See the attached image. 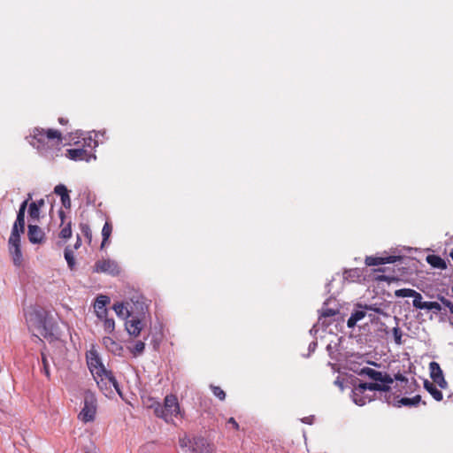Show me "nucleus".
Masks as SVG:
<instances>
[{
    "mask_svg": "<svg viewBox=\"0 0 453 453\" xmlns=\"http://www.w3.org/2000/svg\"><path fill=\"white\" fill-rule=\"evenodd\" d=\"M28 215L31 220L37 221L40 219V209H38L35 203H30L28 206Z\"/></svg>",
    "mask_w": 453,
    "mask_h": 453,
    "instance_id": "c85d7f7f",
    "label": "nucleus"
},
{
    "mask_svg": "<svg viewBox=\"0 0 453 453\" xmlns=\"http://www.w3.org/2000/svg\"><path fill=\"white\" fill-rule=\"evenodd\" d=\"M326 349H327V351H328L329 356L331 357V358H335V357L333 356V353H332V351H333V347H332V345H331V344H328V345H327Z\"/></svg>",
    "mask_w": 453,
    "mask_h": 453,
    "instance_id": "864d4df0",
    "label": "nucleus"
},
{
    "mask_svg": "<svg viewBox=\"0 0 453 453\" xmlns=\"http://www.w3.org/2000/svg\"><path fill=\"white\" fill-rule=\"evenodd\" d=\"M31 203H35L36 207L41 210V208L44 206L45 202L43 199H40L35 202H32Z\"/></svg>",
    "mask_w": 453,
    "mask_h": 453,
    "instance_id": "de8ad7c7",
    "label": "nucleus"
},
{
    "mask_svg": "<svg viewBox=\"0 0 453 453\" xmlns=\"http://www.w3.org/2000/svg\"><path fill=\"white\" fill-rule=\"evenodd\" d=\"M29 143L42 154L59 147L62 142L61 133L58 130L35 127L27 137Z\"/></svg>",
    "mask_w": 453,
    "mask_h": 453,
    "instance_id": "7ed1b4c3",
    "label": "nucleus"
},
{
    "mask_svg": "<svg viewBox=\"0 0 453 453\" xmlns=\"http://www.w3.org/2000/svg\"><path fill=\"white\" fill-rule=\"evenodd\" d=\"M156 416L166 423H173V418L180 413V404L174 395H168L164 399V404L156 405Z\"/></svg>",
    "mask_w": 453,
    "mask_h": 453,
    "instance_id": "20e7f679",
    "label": "nucleus"
},
{
    "mask_svg": "<svg viewBox=\"0 0 453 453\" xmlns=\"http://www.w3.org/2000/svg\"><path fill=\"white\" fill-rule=\"evenodd\" d=\"M360 374L366 375L374 381L385 384H392L394 381V379L389 374L381 372L370 367L363 368L360 372Z\"/></svg>",
    "mask_w": 453,
    "mask_h": 453,
    "instance_id": "9d476101",
    "label": "nucleus"
},
{
    "mask_svg": "<svg viewBox=\"0 0 453 453\" xmlns=\"http://www.w3.org/2000/svg\"><path fill=\"white\" fill-rule=\"evenodd\" d=\"M113 310L115 311L116 314L119 316V317H121V318H124V317H127L129 318V316H132L129 311L127 310V308L124 306L123 303H115L113 305Z\"/></svg>",
    "mask_w": 453,
    "mask_h": 453,
    "instance_id": "393cba45",
    "label": "nucleus"
},
{
    "mask_svg": "<svg viewBox=\"0 0 453 453\" xmlns=\"http://www.w3.org/2000/svg\"><path fill=\"white\" fill-rule=\"evenodd\" d=\"M17 219H25V212L22 211H18Z\"/></svg>",
    "mask_w": 453,
    "mask_h": 453,
    "instance_id": "3c124183",
    "label": "nucleus"
},
{
    "mask_svg": "<svg viewBox=\"0 0 453 453\" xmlns=\"http://www.w3.org/2000/svg\"><path fill=\"white\" fill-rule=\"evenodd\" d=\"M424 310L439 312L441 311V306L437 302H426V304L424 305Z\"/></svg>",
    "mask_w": 453,
    "mask_h": 453,
    "instance_id": "f704fd0d",
    "label": "nucleus"
},
{
    "mask_svg": "<svg viewBox=\"0 0 453 453\" xmlns=\"http://www.w3.org/2000/svg\"><path fill=\"white\" fill-rule=\"evenodd\" d=\"M422 299L423 297L421 294L417 292V294L413 296V306L417 309L424 310V305L426 304V302H423Z\"/></svg>",
    "mask_w": 453,
    "mask_h": 453,
    "instance_id": "2f4dec72",
    "label": "nucleus"
},
{
    "mask_svg": "<svg viewBox=\"0 0 453 453\" xmlns=\"http://www.w3.org/2000/svg\"><path fill=\"white\" fill-rule=\"evenodd\" d=\"M144 349L145 343L142 341H137L134 345L133 349H131V351L134 356H138L144 351Z\"/></svg>",
    "mask_w": 453,
    "mask_h": 453,
    "instance_id": "473e14b6",
    "label": "nucleus"
},
{
    "mask_svg": "<svg viewBox=\"0 0 453 453\" xmlns=\"http://www.w3.org/2000/svg\"><path fill=\"white\" fill-rule=\"evenodd\" d=\"M441 303L449 310L450 313L453 314V303L446 298H441Z\"/></svg>",
    "mask_w": 453,
    "mask_h": 453,
    "instance_id": "37998d69",
    "label": "nucleus"
},
{
    "mask_svg": "<svg viewBox=\"0 0 453 453\" xmlns=\"http://www.w3.org/2000/svg\"><path fill=\"white\" fill-rule=\"evenodd\" d=\"M392 332H393L395 342L397 345H401L403 343V341H402L403 332H402V330L398 327V326H395L393 328Z\"/></svg>",
    "mask_w": 453,
    "mask_h": 453,
    "instance_id": "c9c22d12",
    "label": "nucleus"
},
{
    "mask_svg": "<svg viewBox=\"0 0 453 453\" xmlns=\"http://www.w3.org/2000/svg\"><path fill=\"white\" fill-rule=\"evenodd\" d=\"M365 310L373 311L374 312H376V313H380V314H382V313H383V311H382V310H381L380 308H378V307H376V306H374V305H369V306H368V305H365Z\"/></svg>",
    "mask_w": 453,
    "mask_h": 453,
    "instance_id": "c03bdc74",
    "label": "nucleus"
},
{
    "mask_svg": "<svg viewBox=\"0 0 453 453\" xmlns=\"http://www.w3.org/2000/svg\"><path fill=\"white\" fill-rule=\"evenodd\" d=\"M54 193L62 197V196H66L69 194L66 187L64 184H58L54 188Z\"/></svg>",
    "mask_w": 453,
    "mask_h": 453,
    "instance_id": "e433bc0d",
    "label": "nucleus"
},
{
    "mask_svg": "<svg viewBox=\"0 0 453 453\" xmlns=\"http://www.w3.org/2000/svg\"><path fill=\"white\" fill-rule=\"evenodd\" d=\"M65 122H66V121H65L63 118H60V119H59V123H60V124H64V123H65Z\"/></svg>",
    "mask_w": 453,
    "mask_h": 453,
    "instance_id": "4d7b16f0",
    "label": "nucleus"
},
{
    "mask_svg": "<svg viewBox=\"0 0 453 453\" xmlns=\"http://www.w3.org/2000/svg\"><path fill=\"white\" fill-rule=\"evenodd\" d=\"M310 419H311V418H305L303 421L304 423L311 424V420H310Z\"/></svg>",
    "mask_w": 453,
    "mask_h": 453,
    "instance_id": "6e6d98bb",
    "label": "nucleus"
},
{
    "mask_svg": "<svg viewBox=\"0 0 453 453\" xmlns=\"http://www.w3.org/2000/svg\"><path fill=\"white\" fill-rule=\"evenodd\" d=\"M59 217H60V219H61V220H62V222H63V221H64V219H65V213H64V211H59Z\"/></svg>",
    "mask_w": 453,
    "mask_h": 453,
    "instance_id": "5fc2aeb1",
    "label": "nucleus"
},
{
    "mask_svg": "<svg viewBox=\"0 0 453 453\" xmlns=\"http://www.w3.org/2000/svg\"><path fill=\"white\" fill-rule=\"evenodd\" d=\"M64 255H65V259L66 260L69 268L73 269V267L75 265V258H74L73 251L67 247L65 249Z\"/></svg>",
    "mask_w": 453,
    "mask_h": 453,
    "instance_id": "a878e982",
    "label": "nucleus"
},
{
    "mask_svg": "<svg viewBox=\"0 0 453 453\" xmlns=\"http://www.w3.org/2000/svg\"><path fill=\"white\" fill-rule=\"evenodd\" d=\"M102 342H103L104 346L105 347V349L108 351L111 352L112 354H114L116 356L121 355V353L123 351L122 346L120 345V343L117 342L111 337L104 336L103 338Z\"/></svg>",
    "mask_w": 453,
    "mask_h": 453,
    "instance_id": "f3484780",
    "label": "nucleus"
},
{
    "mask_svg": "<svg viewBox=\"0 0 453 453\" xmlns=\"http://www.w3.org/2000/svg\"><path fill=\"white\" fill-rule=\"evenodd\" d=\"M59 236L63 239H69L72 236L71 222H68L67 225L61 229Z\"/></svg>",
    "mask_w": 453,
    "mask_h": 453,
    "instance_id": "72a5a7b5",
    "label": "nucleus"
},
{
    "mask_svg": "<svg viewBox=\"0 0 453 453\" xmlns=\"http://www.w3.org/2000/svg\"><path fill=\"white\" fill-rule=\"evenodd\" d=\"M314 328H315V326H313V328H311V331H310V332H311V333H312V332H313V330H314Z\"/></svg>",
    "mask_w": 453,
    "mask_h": 453,
    "instance_id": "13d9d810",
    "label": "nucleus"
},
{
    "mask_svg": "<svg viewBox=\"0 0 453 453\" xmlns=\"http://www.w3.org/2000/svg\"><path fill=\"white\" fill-rule=\"evenodd\" d=\"M452 292H453V287H452Z\"/></svg>",
    "mask_w": 453,
    "mask_h": 453,
    "instance_id": "052dcab7",
    "label": "nucleus"
},
{
    "mask_svg": "<svg viewBox=\"0 0 453 453\" xmlns=\"http://www.w3.org/2000/svg\"><path fill=\"white\" fill-rule=\"evenodd\" d=\"M213 395L220 400H224L226 398V393L219 387L212 386L211 387Z\"/></svg>",
    "mask_w": 453,
    "mask_h": 453,
    "instance_id": "58836bf2",
    "label": "nucleus"
},
{
    "mask_svg": "<svg viewBox=\"0 0 453 453\" xmlns=\"http://www.w3.org/2000/svg\"><path fill=\"white\" fill-rule=\"evenodd\" d=\"M334 384L340 388V389L343 390V381L340 379V377H337V379L334 380Z\"/></svg>",
    "mask_w": 453,
    "mask_h": 453,
    "instance_id": "09e8293b",
    "label": "nucleus"
},
{
    "mask_svg": "<svg viewBox=\"0 0 453 453\" xmlns=\"http://www.w3.org/2000/svg\"><path fill=\"white\" fill-rule=\"evenodd\" d=\"M430 377L434 383H436L441 388L445 389L448 387V383L444 378L442 370L437 362H431L429 364Z\"/></svg>",
    "mask_w": 453,
    "mask_h": 453,
    "instance_id": "9b49d317",
    "label": "nucleus"
},
{
    "mask_svg": "<svg viewBox=\"0 0 453 453\" xmlns=\"http://www.w3.org/2000/svg\"><path fill=\"white\" fill-rule=\"evenodd\" d=\"M96 412V398L95 395L88 391L84 396V406L79 413V418L84 422H91L95 419Z\"/></svg>",
    "mask_w": 453,
    "mask_h": 453,
    "instance_id": "0eeeda50",
    "label": "nucleus"
},
{
    "mask_svg": "<svg viewBox=\"0 0 453 453\" xmlns=\"http://www.w3.org/2000/svg\"><path fill=\"white\" fill-rule=\"evenodd\" d=\"M111 229L112 228H111V224H109L108 222H105V224L104 225L103 229H102V236H103V242L101 243L102 249L104 248L105 242L109 239V237L111 234Z\"/></svg>",
    "mask_w": 453,
    "mask_h": 453,
    "instance_id": "c756f323",
    "label": "nucleus"
},
{
    "mask_svg": "<svg viewBox=\"0 0 453 453\" xmlns=\"http://www.w3.org/2000/svg\"><path fill=\"white\" fill-rule=\"evenodd\" d=\"M395 380L399 381L401 383V386L402 387H405L407 385H409V388H411L412 387L416 388L417 387V383L415 380L411 381V382H409V380L403 376V374L401 373H397L395 375Z\"/></svg>",
    "mask_w": 453,
    "mask_h": 453,
    "instance_id": "7c9ffc66",
    "label": "nucleus"
},
{
    "mask_svg": "<svg viewBox=\"0 0 453 453\" xmlns=\"http://www.w3.org/2000/svg\"><path fill=\"white\" fill-rule=\"evenodd\" d=\"M101 320H103L104 323V329L106 333L111 334L114 332L115 329V321L113 319H108L106 316L103 318Z\"/></svg>",
    "mask_w": 453,
    "mask_h": 453,
    "instance_id": "bb28decb",
    "label": "nucleus"
},
{
    "mask_svg": "<svg viewBox=\"0 0 453 453\" xmlns=\"http://www.w3.org/2000/svg\"><path fill=\"white\" fill-rule=\"evenodd\" d=\"M110 303V298L106 296L101 295L96 297L94 308L98 319H102L107 315L106 304Z\"/></svg>",
    "mask_w": 453,
    "mask_h": 453,
    "instance_id": "dca6fc26",
    "label": "nucleus"
},
{
    "mask_svg": "<svg viewBox=\"0 0 453 453\" xmlns=\"http://www.w3.org/2000/svg\"><path fill=\"white\" fill-rule=\"evenodd\" d=\"M27 237L31 243L41 244L45 240V234L38 226L29 224L27 226Z\"/></svg>",
    "mask_w": 453,
    "mask_h": 453,
    "instance_id": "4468645a",
    "label": "nucleus"
},
{
    "mask_svg": "<svg viewBox=\"0 0 453 453\" xmlns=\"http://www.w3.org/2000/svg\"><path fill=\"white\" fill-rule=\"evenodd\" d=\"M421 402V396L419 395H417L411 398L410 397H402L399 398L398 396L392 395V403H389L390 405H393L395 407H401V406H406V407H417Z\"/></svg>",
    "mask_w": 453,
    "mask_h": 453,
    "instance_id": "ddd939ff",
    "label": "nucleus"
},
{
    "mask_svg": "<svg viewBox=\"0 0 453 453\" xmlns=\"http://www.w3.org/2000/svg\"><path fill=\"white\" fill-rule=\"evenodd\" d=\"M424 388L434 397V400H442L443 395L441 391L439 390L433 382L429 381L428 380H425Z\"/></svg>",
    "mask_w": 453,
    "mask_h": 453,
    "instance_id": "6ab92c4d",
    "label": "nucleus"
},
{
    "mask_svg": "<svg viewBox=\"0 0 453 453\" xmlns=\"http://www.w3.org/2000/svg\"><path fill=\"white\" fill-rule=\"evenodd\" d=\"M25 230V219H16L10 237L19 238L20 239V234L24 233Z\"/></svg>",
    "mask_w": 453,
    "mask_h": 453,
    "instance_id": "5701e85b",
    "label": "nucleus"
},
{
    "mask_svg": "<svg viewBox=\"0 0 453 453\" xmlns=\"http://www.w3.org/2000/svg\"><path fill=\"white\" fill-rule=\"evenodd\" d=\"M365 315H366V312L364 310L354 311L347 321L348 327L349 328L355 327L358 321H360L361 319H363L365 317Z\"/></svg>",
    "mask_w": 453,
    "mask_h": 453,
    "instance_id": "4be33fe9",
    "label": "nucleus"
},
{
    "mask_svg": "<svg viewBox=\"0 0 453 453\" xmlns=\"http://www.w3.org/2000/svg\"><path fill=\"white\" fill-rule=\"evenodd\" d=\"M81 237L78 235V236H77L76 242H75V244H74V248H75V249H78V248H80V246H81Z\"/></svg>",
    "mask_w": 453,
    "mask_h": 453,
    "instance_id": "603ef678",
    "label": "nucleus"
},
{
    "mask_svg": "<svg viewBox=\"0 0 453 453\" xmlns=\"http://www.w3.org/2000/svg\"><path fill=\"white\" fill-rule=\"evenodd\" d=\"M357 389V386H356L353 390H352V394H351V398L353 400V402L357 404V405H359V406H363L365 405L366 403H369L372 400V396H369L367 395H365V391H363L362 393L358 394V395H356V391Z\"/></svg>",
    "mask_w": 453,
    "mask_h": 453,
    "instance_id": "aec40b11",
    "label": "nucleus"
},
{
    "mask_svg": "<svg viewBox=\"0 0 453 453\" xmlns=\"http://www.w3.org/2000/svg\"><path fill=\"white\" fill-rule=\"evenodd\" d=\"M29 199H31V195L30 194L28 195V198L22 202V203L19 206V211H22L26 212V209L27 207V203H28V200Z\"/></svg>",
    "mask_w": 453,
    "mask_h": 453,
    "instance_id": "a18cd8bd",
    "label": "nucleus"
},
{
    "mask_svg": "<svg viewBox=\"0 0 453 453\" xmlns=\"http://www.w3.org/2000/svg\"><path fill=\"white\" fill-rule=\"evenodd\" d=\"M401 259L400 256H387V257H366L365 265L367 266H374L379 265L392 264Z\"/></svg>",
    "mask_w": 453,
    "mask_h": 453,
    "instance_id": "2eb2a0df",
    "label": "nucleus"
},
{
    "mask_svg": "<svg viewBox=\"0 0 453 453\" xmlns=\"http://www.w3.org/2000/svg\"><path fill=\"white\" fill-rule=\"evenodd\" d=\"M145 323L138 316H129L125 322V327L130 336L137 337L144 328Z\"/></svg>",
    "mask_w": 453,
    "mask_h": 453,
    "instance_id": "1a4fd4ad",
    "label": "nucleus"
},
{
    "mask_svg": "<svg viewBox=\"0 0 453 453\" xmlns=\"http://www.w3.org/2000/svg\"><path fill=\"white\" fill-rule=\"evenodd\" d=\"M450 257H451V258L453 260V252L450 253Z\"/></svg>",
    "mask_w": 453,
    "mask_h": 453,
    "instance_id": "bf43d9fd",
    "label": "nucleus"
},
{
    "mask_svg": "<svg viewBox=\"0 0 453 453\" xmlns=\"http://www.w3.org/2000/svg\"><path fill=\"white\" fill-rule=\"evenodd\" d=\"M96 146V142L90 137L88 140L84 139V145L67 150V157L75 161L88 162L91 158L96 159V156L92 154V150Z\"/></svg>",
    "mask_w": 453,
    "mask_h": 453,
    "instance_id": "39448f33",
    "label": "nucleus"
},
{
    "mask_svg": "<svg viewBox=\"0 0 453 453\" xmlns=\"http://www.w3.org/2000/svg\"><path fill=\"white\" fill-rule=\"evenodd\" d=\"M426 262L434 268L437 269H446L447 264L446 262L437 255H428L426 257Z\"/></svg>",
    "mask_w": 453,
    "mask_h": 453,
    "instance_id": "412c9836",
    "label": "nucleus"
},
{
    "mask_svg": "<svg viewBox=\"0 0 453 453\" xmlns=\"http://www.w3.org/2000/svg\"><path fill=\"white\" fill-rule=\"evenodd\" d=\"M179 444L181 448H187L191 445V440L188 438V436L185 434L183 435H180L179 437Z\"/></svg>",
    "mask_w": 453,
    "mask_h": 453,
    "instance_id": "4c0bfd02",
    "label": "nucleus"
},
{
    "mask_svg": "<svg viewBox=\"0 0 453 453\" xmlns=\"http://www.w3.org/2000/svg\"><path fill=\"white\" fill-rule=\"evenodd\" d=\"M337 311L334 309L323 307L321 310L320 316L319 318V323H321L323 326L328 325L326 319L328 318H332L336 315Z\"/></svg>",
    "mask_w": 453,
    "mask_h": 453,
    "instance_id": "b1692460",
    "label": "nucleus"
},
{
    "mask_svg": "<svg viewBox=\"0 0 453 453\" xmlns=\"http://www.w3.org/2000/svg\"><path fill=\"white\" fill-rule=\"evenodd\" d=\"M94 272L109 273L112 276L119 273V266L118 263L111 259H102L96 262Z\"/></svg>",
    "mask_w": 453,
    "mask_h": 453,
    "instance_id": "6e6552de",
    "label": "nucleus"
},
{
    "mask_svg": "<svg viewBox=\"0 0 453 453\" xmlns=\"http://www.w3.org/2000/svg\"><path fill=\"white\" fill-rule=\"evenodd\" d=\"M227 424H230L233 426V427L235 429V430H238L239 429V424L236 422V420L234 418H229L228 420H227Z\"/></svg>",
    "mask_w": 453,
    "mask_h": 453,
    "instance_id": "49530a36",
    "label": "nucleus"
},
{
    "mask_svg": "<svg viewBox=\"0 0 453 453\" xmlns=\"http://www.w3.org/2000/svg\"><path fill=\"white\" fill-rule=\"evenodd\" d=\"M87 365L97 386L104 395L111 394V388H114L116 392L120 396L122 395L117 380L112 372L105 368L96 350L91 349L87 353Z\"/></svg>",
    "mask_w": 453,
    "mask_h": 453,
    "instance_id": "f03ea898",
    "label": "nucleus"
},
{
    "mask_svg": "<svg viewBox=\"0 0 453 453\" xmlns=\"http://www.w3.org/2000/svg\"><path fill=\"white\" fill-rule=\"evenodd\" d=\"M379 391L380 395L379 399L382 402L388 403H392V395L393 393L390 391L389 384H385L381 382H364L359 383L357 385V389L356 391V395H358V394L362 393L363 391Z\"/></svg>",
    "mask_w": 453,
    "mask_h": 453,
    "instance_id": "423d86ee",
    "label": "nucleus"
},
{
    "mask_svg": "<svg viewBox=\"0 0 453 453\" xmlns=\"http://www.w3.org/2000/svg\"><path fill=\"white\" fill-rule=\"evenodd\" d=\"M9 250L12 256V260L15 265L19 266L22 263L23 257L20 250V239L10 237L9 238Z\"/></svg>",
    "mask_w": 453,
    "mask_h": 453,
    "instance_id": "f8f14e48",
    "label": "nucleus"
},
{
    "mask_svg": "<svg viewBox=\"0 0 453 453\" xmlns=\"http://www.w3.org/2000/svg\"><path fill=\"white\" fill-rule=\"evenodd\" d=\"M42 365H43V372L49 378L50 377V366H49L47 358L43 353L42 354Z\"/></svg>",
    "mask_w": 453,
    "mask_h": 453,
    "instance_id": "a19ab883",
    "label": "nucleus"
},
{
    "mask_svg": "<svg viewBox=\"0 0 453 453\" xmlns=\"http://www.w3.org/2000/svg\"><path fill=\"white\" fill-rule=\"evenodd\" d=\"M60 199H61V203L65 208L69 209L71 207V198H70L69 194L66 196H62V197Z\"/></svg>",
    "mask_w": 453,
    "mask_h": 453,
    "instance_id": "79ce46f5",
    "label": "nucleus"
},
{
    "mask_svg": "<svg viewBox=\"0 0 453 453\" xmlns=\"http://www.w3.org/2000/svg\"><path fill=\"white\" fill-rule=\"evenodd\" d=\"M317 345H318V344H317V342H311V343L309 344V351H310V353H311V352H314V351H315V349H316V348H317Z\"/></svg>",
    "mask_w": 453,
    "mask_h": 453,
    "instance_id": "8fccbe9b",
    "label": "nucleus"
},
{
    "mask_svg": "<svg viewBox=\"0 0 453 453\" xmlns=\"http://www.w3.org/2000/svg\"><path fill=\"white\" fill-rule=\"evenodd\" d=\"M25 319L33 335L49 342L58 340L61 333L58 323L48 311L40 306H31L25 311Z\"/></svg>",
    "mask_w": 453,
    "mask_h": 453,
    "instance_id": "f257e3e1",
    "label": "nucleus"
},
{
    "mask_svg": "<svg viewBox=\"0 0 453 453\" xmlns=\"http://www.w3.org/2000/svg\"><path fill=\"white\" fill-rule=\"evenodd\" d=\"M193 451L195 453H213V448L203 438H198L195 441Z\"/></svg>",
    "mask_w": 453,
    "mask_h": 453,
    "instance_id": "a211bd4d",
    "label": "nucleus"
},
{
    "mask_svg": "<svg viewBox=\"0 0 453 453\" xmlns=\"http://www.w3.org/2000/svg\"><path fill=\"white\" fill-rule=\"evenodd\" d=\"M147 408L152 409L154 411V414L156 415V405L161 404L158 401H157L155 398L149 397L146 402H144Z\"/></svg>",
    "mask_w": 453,
    "mask_h": 453,
    "instance_id": "ea45409f",
    "label": "nucleus"
},
{
    "mask_svg": "<svg viewBox=\"0 0 453 453\" xmlns=\"http://www.w3.org/2000/svg\"><path fill=\"white\" fill-rule=\"evenodd\" d=\"M417 294V291L411 288H401L395 292V296L397 297H413Z\"/></svg>",
    "mask_w": 453,
    "mask_h": 453,
    "instance_id": "cd10ccee",
    "label": "nucleus"
}]
</instances>
